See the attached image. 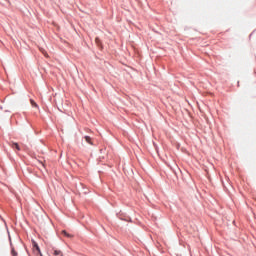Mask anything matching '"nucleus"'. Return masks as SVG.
Wrapping results in <instances>:
<instances>
[{"instance_id": "2", "label": "nucleus", "mask_w": 256, "mask_h": 256, "mask_svg": "<svg viewBox=\"0 0 256 256\" xmlns=\"http://www.w3.org/2000/svg\"><path fill=\"white\" fill-rule=\"evenodd\" d=\"M85 141H86V143H89V145H94L90 136H85Z\"/></svg>"}, {"instance_id": "7", "label": "nucleus", "mask_w": 256, "mask_h": 256, "mask_svg": "<svg viewBox=\"0 0 256 256\" xmlns=\"http://www.w3.org/2000/svg\"><path fill=\"white\" fill-rule=\"evenodd\" d=\"M30 104L32 105V107H36V108L38 107V105L34 100H30Z\"/></svg>"}, {"instance_id": "3", "label": "nucleus", "mask_w": 256, "mask_h": 256, "mask_svg": "<svg viewBox=\"0 0 256 256\" xmlns=\"http://www.w3.org/2000/svg\"><path fill=\"white\" fill-rule=\"evenodd\" d=\"M11 147H12L13 149L18 150V151H20V150H21V148H20V146H19V144H18V143H12V144H11Z\"/></svg>"}, {"instance_id": "1", "label": "nucleus", "mask_w": 256, "mask_h": 256, "mask_svg": "<svg viewBox=\"0 0 256 256\" xmlns=\"http://www.w3.org/2000/svg\"><path fill=\"white\" fill-rule=\"evenodd\" d=\"M33 251H34V252H37L38 255L42 256V254H41V249H40V247L38 246V243H36L35 241H33Z\"/></svg>"}, {"instance_id": "8", "label": "nucleus", "mask_w": 256, "mask_h": 256, "mask_svg": "<svg viewBox=\"0 0 256 256\" xmlns=\"http://www.w3.org/2000/svg\"><path fill=\"white\" fill-rule=\"evenodd\" d=\"M11 253H12L13 256H17L18 255V253L16 252V250L14 248H12Z\"/></svg>"}, {"instance_id": "6", "label": "nucleus", "mask_w": 256, "mask_h": 256, "mask_svg": "<svg viewBox=\"0 0 256 256\" xmlns=\"http://www.w3.org/2000/svg\"><path fill=\"white\" fill-rule=\"evenodd\" d=\"M62 234H64V235H65L66 237H68V238H72V237H73L72 234H69V232H66L65 230L62 231Z\"/></svg>"}, {"instance_id": "4", "label": "nucleus", "mask_w": 256, "mask_h": 256, "mask_svg": "<svg viewBox=\"0 0 256 256\" xmlns=\"http://www.w3.org/2000/svg\"><path fill=\"white\" fill-rule=\"evenodd\" d=\"M40 51L44 55V57L49 58V55L47 54V51L44 48H40Z\"/></svg>"}, {"instance_id": "5", "label": "nucleus", "mask_w": 256, "mask_h": 256, "mask_svg": "<svg viewBox=\"0 0 256 256\" xmlns=\"http://www.w3.org/2000/svg\"><path fill=\"white\" fill-rule=\"evenodd\" d=\"M54 256H63L61 250H54Z\"/></svg>"}]
</instances>
